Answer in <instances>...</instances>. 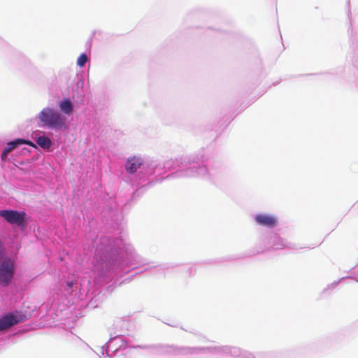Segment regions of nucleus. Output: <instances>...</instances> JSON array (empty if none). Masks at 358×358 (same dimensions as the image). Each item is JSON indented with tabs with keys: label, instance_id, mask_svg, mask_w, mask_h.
<instances>
[{
	"label": "nucleus",
	"instance_id": "obj_1",
	"mask_svg": "<svg viewBox=\"0 0 358 358\" xmlns=\"http://www.w3.org/2000/svg\"><path fill=\"white\" fill-rule=\"evenodd\" d=\"M38 118L45 126L50 128L61 129L65 126V117L50 108H43Z\"/></svg>",
	"mask_w": 358,
	"mask_h": 358
},
{
	"label": "nucleus",
	"instance_id": "obj_2",
	"mask_svg": "<svg viewBox=\"0 0 358 358\" xmlns=\"http://www.w3.org/2000/svg\"><path fill=\"white\" fill-rule=\"evenodd\" d=\"M0 264V285L8 286L14 275L15 264L10 257H3Z\"/></svg>",
	"mask_w": 358,
	"mask_h": 358
},
{
	"label": "nucleus",
	"instance_id": "obj_3",
	"mask_svg": "<svg viewBox=\"0 0 358 358\" xmlns=\"http://www.w3.org/2000/svg\"><path fill=\"white\" fill-rule=\"evenodd\" d=\"M25 213L12 210H1L0 217H3L10 224L21 226L24 222Z\"/></svg>",
	"mask_w": 358,
	"mask_h": 358
},
{
	"label": "nucleus",
	"instance_id": "obj_4",
	"mask_svg": "<svg viewBox=\"0 0 358 358\" xmlns=\"http://www.w3.org/2000/svg\"><path fill=\"white\" fill-rule=\"evenodd\" d=\"M25 316L23 315H15L9 313L0 319V331L6 330L10 327L24 322Z\"/></svg>",
	"mask_w": 358,
	"mask_h": 358
},
{
	"label": "nucleus",
	"instance_id": "obj_5",
	"mask_svg": "<svg viewBox=\"0 0 358 358\" xmlns=\"http://www.w3.org/2000/svg\"><path fill=\"white\" fill-rule=\"evenodd\" d=\"M256 222L268 228L275 227L278 224V220L275 216L266 214H260L255 216Z\"/></svg>",
	"mask_w": 358,
	"mask_h": 358
},
{
	"label": "nucleus",
	"instance_id": "obj_6",
	"mask_svg": "<svg viewBox=\"0 0 358 358\" xmlns=\"http://www.w3.org/2000/svg\"><path fill=\"white\" fill-rule=\"evenodd\" d=\"M142 164L143 159L141 158L134 156L127 160L125 169L129 173H134L138 170Z\"/></svg>",
	"mask_w": 358,
	"mask_h": 358
},
{
	"label": "nucleus",
	"instance_id": "obj_7",
	"mask_svg": "<svg viewBox=\"0 0 358 358\" xmlns=\"http://www.w3.org/2000/svg\"><path fill=\"white\" fill-rule=\"evenodd\" d=\"M22 138H17L13 141L8 142L6 147L2 151L1 159L5 160L8 155L12 152L17 146L21 145Z\"/></svg>",
	"mask_w": 358,
	"mask_h": 358
},
{
	"label": "nucleus",
	"instance_id": "obj_8",
	"mask_svg": "<svg viewBox=\"0 0 358 358\" xmlns=\"http://www.w3.org/2000/svg\"><path fill=\"white\" fill-rule=\"evenodd\" d=\"M60 110L65 114L69 115L73 111V105L69 99H66L59 103Z\"/></svg>",
	"mask_w": 358,
	"mask_h": 358
},
{
	"label": "nucleus",
	"instance_id": "obj_9",
	"mask_svg": "<svg viewBox=\"0 0 358 358\" xmlns=\"http://www.w3.org/2000/svg\"><path fill=\"white\" fill-rule=\"evenodd\" d=\"M36 143L43 149H49L52 145L50 139L47 136H39L36 140Z\"/></svg>",
	"mask_w": 358,
	"mask_h": 358
},
{
	"label": "nucleus",
	"instance_id": "obj_10",
	"mask_svg": "<svg viewBox=\"0 0 358 358\" xmlns=\"http://www.w3.org/2000/svg\"><path fill=\"white\" fill-rule=\"evenodd\" d=\"M87 61V56L86 54H81L77 59V64L80 67H83Z\"/></svg>",
	"mask_w": 358,
	"mask_h": 358
},
{
	"label": "nucleus",
	"instance_id": "obj_11",
	"mask_svg": "<svg viewBox=\"0 0 358 358\" xmlns=\"http://www.w3.org/2000/svg\"><path fill=\"white\" fill-rule=\"evenodd\" d=\"M22 144H26V145H30L31 147L36 148V145L33 142H31L30 141L22 139L21 145H22Z\"/></svg>",
	"mask_w": 358,
	"mask_h": 358
},
{
	"label": "nucleus",
	"instance_id": "obj_12",
	"mask_svg": "<svg viewBox=\"0 0 358 358\" xmlns=\"http://www.w3.org/2000/svg\"><path fill=\"white\" fill-rule=\"evenodd\" d=\"M22 144H26V145H30L31 147L36 148V145L33 142H31L30 141L22 139L21 145H22Z\"/></svg>",
	"mask_w": 358,
	"mask_h": 358
},
{
	"label": "nucleus",
	"instance_id": "obj_13",
	"mask_svg": "<svg viewBox=\"0 0 358 358\" xmlns=\"http://www.w3.org/2000/svg\"><path fill=\"white\" fill-rule=\"evenodd\" d=\"M66 285H67L69 287H73V282L72 281H71V282H67Z\"/></svg>",
	"mask_w": 358,
	"mask_h": 358
}]
</instances>
